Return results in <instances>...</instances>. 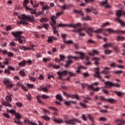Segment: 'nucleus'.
I'll use <instances>...</instances> for the list:
<instances>
[{"label": "nucleus", "mask_w": 125, "mask_h": 125, "mask_svg": "<svg viewBox=\"0 0 125 125\" xmlns=\"http://www.w3.org/2000/svg\"><path fill=\"white\" fill-rule=\"evenodd\" d=\"M85 25H86V23L84 24L83 25H82V24L79 23V33L80 37H84V36H85L83 32V31L86 32L90 37H92V33H93V32H94V33H101V32H103V29H99L97 30L93 31V28H86Z\"/></svg>", "instance_id": "obj_1"}, {"label": "nucleus", "mask_w": 125, "mask_h": 125, "mask_svg": "<svg viewBox=\"0 0 125 125\" xmlns=\"http://www.w3.org/2000/svg\"><path fill=\"white\" fill-rule=\"evenodd\" d=\"M18 17L19 19H21L20 21H17V23L19 25H20L21 24H22V25H28V24H29L28 21H29V22L36 21L35 20V16H34L30 15L29 16H28L23 14L21 15V17L18 16Z\"/></svg>", "instance_id": "obj_2"}, {"label": "nucleus", "mask_w": 125, "mask_h": 125, "mask_svg": "<svg viewBox=\"0 0 125 125\" xmlns=\"http://www.w3.org/2000/svg\"><path fill=\"white\" fill-rule=\"evenodd\" d=\"M23 34L22 31H12L11 32V35L16 38L14 40L15 42H19V43L20 44H23V42H25L26 40H25V37L22 36L21 35Z\"/></svg>", "instance_id": "obj_3"}, {"label": "nucleus", "mask_w": 125, "mask_h": 125, "mask_svg": "<svg viewBox=\"0 0 125 125\" xmlns=\"http://www.w3.org/2000/svg\"><path fill=\"white\" fill-rule=\"evenodd\" d=\"M110 68L109 67H105L104 71H102V72H99V68H95V73L94 74V77L95 78H97L98 79H99L100 80H101L102 79V77L100 76V74H104L105 75H108V74H110V72L109 71V70H110Z\"/></svg>", "instance_id": "obj_4"}, {"label": "nucleus", "mask_w": 125, "mask_h": 125, "mask_svg": "<svg viewBox=\"0 0 125 125\" xmlns=\"http://www.w3.org/2000/svg\"><path fill=\"white\" fill-rule=\"evenodd\" d=\"M123 13L124 12L122 13V10L117 11L116 14L118 18L115 19V21H116L117 22H119V23L121 24L122 27H125V22L124 21H122V20L120 19L121 16H122V14H123ZM123 15H124L123 14Z\"/></svg>", "instance_id": "obj_5"}, {"label": "nucleus", "mask_w": 125, "mask_h": 125, "mask_svg": "<svg viewBox=\"0 0 125 125\" xmlns=\"http://www.w3.org/2000/svg\"><path fill=\"white\" fill-rule=\"evenodd\" d=\"M57 74L59 76V80H62V77H63V76H66L67 74H69L70 77H74V76H75V74L72 73L67 70L62 72L58 71Z\"/></svg>", "instance_id": "obj_6"}, {"label": "nucleus", "mask_w": 125, "mask_h": 125, "mask_svg": "<svg viewBox=\"0 0 125 125\" xmlns=\"http://www.w3.org/2000/svg\"><path fill=\"white\" fill-rule=\"evenodd\" d=\"M56 26L58 28V27H61L62 28H67V27H70V28H78L79 27V23H77L76 24H74L73 23L71 24H63V23H59Z\"/></svg>", "instance_id": "obj_7"}, {"label": "nucleus", "mask_w": 125, "mask_h": 125, "mask_svg": "<svg viewBox=\"0 0 125 125\" xmlns=\"http://www.w3.org/2000/svg\"><path fill=\"white\" fill-rule=\"evenodd\" d=\"M68 61L66 62V64L64 65V67H66L67 68H69V66L73 63V61L71 60V58H74V59H75V60H77L79 58L78 57H74L73 56H69L68 57Z\"/></svg>", "instance_id": "obj_8"}, {"label": "nucleus", "mask_w": 125, "mask_h": 125, "mask_svg": "<svg viewBox=\"0 0 125 125\" xmlns=\"http://www.w3.org/2000/svg\"><path fill=\"white\" fill-rule=\"evenodd\" d=\"M105 31H106L107 32H108V33H109V34H113L114 33H116V34H125V31H121V30H113V28H107L105 29Z\"/></svg>", "instance_id": "obj_9"}, {"label": "nucleus", "mask_w": 125, "mask_h": 125, "mask_svg": "<svg viewBox=\"0 0 125 125\" xmlns=\"http://www.w3.org/2000/svg\"><path fill=\"white\" fill-rule=\"evenodd\" d=\"M6 100L7 101L4 102L2 103V105L3 106H6L7 107H11V104H9V102H11V100H12V99H11V97L9 96H8L6 97Z\"/></svg>", "instance_id": "obj_10"}, {"label": "nucleus", "mask_w": 125, "mask_h": 125, "mask_svg": "<svg viewBox=\"0 0 125 125\" xmlns=\"http://www.w3.org/2000/svg\"><path fill=\"white\" fill-rule=\"evenodd\" d=\"M106 87L109 88L111 86H116V87H120V84L117 83H114L113 82L107 81L105 83Z\"/></svg>", "instance_id": "obj_11"}, {"label": "nucleus", "mask_w": 125, "mask_h": 125, "mask_svg": "<svg viewBox=\"0 0 125 125\" xmlns=\"http://www.w3.org/2000/svg\"><path fill=\"white\" fill-rule=\"evenodd\" d=\"M100 3L102 6H104L105 8H111V5L108 3V0H105V1H102L100 2Z\"/></svg>", "instance_id": "obj_12"}, {"label": "nucleus", "mask_w": 125, "mask_h": 125, "mask_svg": "<svg viewBox=\"0 0 125 125\" xmlns=\"http://www.w3.org/2000/svg\"><path fill=\"white\" fill-rule=\"evenodd\" d=\"M79 54L80 55L79 59H82V60H84V59H86L87 62L89 61V57H88V56H86L85 55H84V54H83V53L79 52Z\"/></svg>", "instance_id": "obj_13"}, {"label": "nucleus", "mask_w": 125, "mask_h": 125, "mask_svg": "<svg viewBox=\"0 0 125 125\" xmlns=\"http://www.w3.org/2000/svg\"><path fill=\"white\" fill-rule=\"evenodd\" d=\"M50 19L51 21L50 23L51 26H55L56 24V19H57V17L55 15L51 16Z\"/></svg>", "instance_id": "obj_14"}, {"label": "nucleus", "mask_w": 125, "mask_h": 125, "mask_svg": "<svg viewBox=\"0 0 125 125\" xmlns=\"http://www.w3.org/2000/svg\"><path fill=\"white\" fill-rule=\"evenodd\" d=\"M64 118L65 119V121L66 124H69V125H74V124H75V123L77 121L76 119H74L73 120H67V119L66 118H67V116H64Z\"/></svg>", "instance_id": "obj_15"}, {"label": "nucleus", "mask_w": 125, "mask_h": 125, "mask_svg": "<svg viewBox=\"0 0 125 125\" xmlns=\"http://www.w3.org/2000/svg\"><path fill=\"white\" fill-rule=\"evenodd\" d=\"M52 26V29L54 30L53 32L54 34H57L58 36H59V34L58 33L59 28L57 27V26L55 25H51Z\"/></svg>", "instance_id": "obj_16"}, {"label": "nucleus", "mask_w": 125, "mask_h": 125, "mask_svg": "<svg viewBox=\"0 0 125 125\" xmlns=\"http://www.w3.org/2000/svg\"><path fill=\"white\" fill-rule=\"evenodd\" d=\"M48 108L50 110H53V111H55V112H54V115H55V116H57V112H58V109H57V108L54 106H49Z\"/></svg>", "instance_id": "obj_17"}, {"label": "nucleus", "mask_w": 125, "mask_h": 125, "mask_svg": "<svg viewBox=\"0 0 125 125\" xmlns=\"http://www.w3.org/2000/svg\"><path fill=\"white\" fill-rule=\"evenodd\" d=\"M16 118L14 119V121H18V122H19V121H20L21 118H22V117H21V115H20V113H16V114L15 115Z\"/></svg>", "instance_id": "obj_18"}, {"label": "nucleus", "mask_w": 125, "mask_h": 125, "mask_svg": "<svg viewBox=\"0 0 125 125\" xmlns=\"http://www.w3.org/2000/svg\"><path fill=\"white\" fill-rule=\"evenodd\" d=\"M117 123V125H125V121L121 120V119H118L116 121Z\"/></svg>", "instance_id": "obj_19"}, {"label": "nucleus", "mask_w": 125, "mask_h": 125, "mask_svg": "<svg viewBox=\"0 0 125 125\" xmlns=\"http://www.w3.org/2000/svg\"><path fill=\"white\" fill-rule=\"evenodd\" d=\"M54 40L55 41H57V38L54 37L53 36H49L48 37V42H53Z\"/></svg>", "instance_id": "obj_20"}, {"label": "nucleus", "mask_w": 125, "mask_h": 125, "mask_svg": "<svg viewBox=\"0 0 125 125\" xmlns=\"http://www.w3.org/2000/svg\"><path fill=\"white\" fill-rule=\"evenodd\" d=\"M63 94L64 95H67L68 97H71V98H77L79 99V97L75 95H73V94L67 95V93L66 92H63Z\"/></svg>", "instance_id": "obj_21"}, {"label": "nucleus", "mask_w": 125, "mask_h": 125, "mask_svg": "<svg viewBox=\"0 0 125 125\" xmlns=\"http://www.w3.org/2000/svg\"><path fill=\"white\" fill-rule=\"evenodd\" d=\"M27 64V62L25 60L21 61V62L19 63V66L20 67H24V66H26Z\"/></svg>", "instance_id": "obj_22"}, {"label": "nucleus", "mask_w": 125, "mask_h": 125, "mask_svg": "<svg viewBox=\"0 0 125 125\" xmlns=\"http://www.w3.org/2000/svg\"><path fill=\"white\" fill-rule=\"evenodd\" d=\"M26 10H29L31 14H35V13H36V11L35 10H34L33 8H30L29 7H26Z\"/></svg>", "instance_id": "obj_23"}, {"label": "nucleus", "mask_w": 125, "mask_h": 125, "mask_svg": "<svg viewBox=\"0 0 125 125\" xmlns=\"http://www.w3.org/2000/svg\"><path fill=\"white\" fill-rule=\"evenodd\" d=\"M20 49L21 50H24V51H26L27 50H31L30 47H26L25 46H20Z\"/></svg>", "instance_id": "obj_24"}, {"label": "nucleus", "mask_w": 125, "mask_h": 125, "mask_svg": "<svg viewBox=\"0 0 125 125\" xmlns=\"http://www.w3.org/2000/svg\"><path fill=\"white\" fill-rule=\"evenodd\" d=\"M81 19L83 21H88L91 20V18H90V17L88 16H86L84 17H82Z\"/></svg>", "instance_id": "obj_25"}, {"label": "nucleus", "mask_w": 125, "mask_h": 125, "mask_svg": "<svg viewBox=\"0 0 125 125\" xmlns=\"http://www.w3.org/2000/svg\"><path fill=\"white\" fill-rule=\"evenodd\" d=\"M25 124H28L29 125H35L36 123L30 121L28 119H25L24 120Z\"/></svg>", "instance_id": "obj_26"}, {"label": "nucleus", "mask_w": 125, "mask_h": 125, "mask_svg": "<svg viewBox=\"0 0 125 125\" xmlns=\"http://www.w3.org/2000/svg\"><path fill=\"white\" fill-rule=\"evenodd\" d=\"M54 120L55 121V122H56V123H57L58 124H62V123H63V120H62V119L61 118L57 119L55 117L54 118Z\"/></svg>", "instance_id": "obj_27"}, {"label": "nucleus", "mask_w": 125, "mask_h": 125, "mask_svg": "<svg viewBox=\"0 0 125 125\" xmlns=\"http://www.w3.org/2000/svg\"><path fill=\"white\" fill-rule=\"evenodd\" d=\"M113 43H106L104 45V48H107V47H113Z\"/></svg>", "instance_id": "obj_28"}, {"label": "nucleus", "mask_w": 125, "mask_h": 125, "mask_svg": "<svg viewBox=\"0 0 125 125\" xmlns=\"http://www.w3.org/2000/svg\"><path fill=\"white\" fill-rule=\"evenodd\" d=\"M29 3H30V1L29 0H24L23 5L24 7L25 8V9H26V7H28V6H27V5L29 4Z\"/></svg>", "instance_id": "obj_29"}, {"label": "nucleus", "mask_w": 125, "mask_h": 125, "mask_svg": "<svg viewBox=\"0 0 125 125\" xmlns=\"http://www.w3.org/2000/svg\"><path fill=\"white\" fill-rule=\"evenodd\" d=\"M37 101L40 104H43V102L42 101V100H41V96H37L36 97Z\"/></svg>", "instance_id": "obj_30"}, {"label": "nucleus", "mask_w": 125, "mask_h": 125, "mask_svg": "<svg viewBox=\"0 0 125 125\" xmlns=\"http://www.w3.org/2000/svg\"><path fill=\"white\" fill-rule=\"evenodd\" d=\"M10 61V60L8 58H6L4 59V62H3L4 65H8V63Z\"/></svg>", "instance_id": "obj_31"}, {"label": "nucleus", "mask_w": 125, "mask_h": 125, "mask_svg": "<svg viewBox=\"0 0 125 125\" xmlns=\"http://www.w3.org/2000/svg\"><path fill=\"white\" fill-rule=\"evenodd\" d=\"M40 88H41L42 91H43V92H47L48 91L47 87L40 86Z\"/></svg>", "instance_id": "obj_32"}, {"label": "nucleus", "mask_w": 125, "mask_h": 125, "mask_svg": "<svg viewBox=\"0 0 125 125\" xmlns=\"http://www.w3.org/2000/svg\"><path fill=\"white\" fill-rule=\"evenodd\" d=\"M42 118L45 121H50V118L48 116H46V115H43L42 116Z\"/></svg>", "instance_id": "obj_33"}, {"label": "nucleus", "mask_w": 125, "mask_h": 125, "mask_svg": "<svg viewBox=\"0 0 125 125\" xmlns=\"http://www.w3.org/2000/svg\"><path fill=\"white\" fill-rule=\"evenodd\" d=\"M87 116H88L89 120H90L91 122L92 123H93L94 122V117H92L91 116V114H87Z\"/></svg>", "instance_id": "obj_34"}, {"label": "nucleus", "mask_w": 125, "mask_h": 125, "mask_svg": "<svg viewBox=\"0 0 125 125\" xmlns=\"http://www.w3.org/2000/svg\"><path fill=\"white\" fill-rule=\"evenodd\" d=\"M94 54H98V52L95 50H93L92 52L90 53H89V55H94Z\"/></svg>", "instance_id": "obj_35"}, {"label": "nucleus", "mask_w": 125, "mask_h": 125, "mask_svg": "<svg viewBox=\"0 0 125 125\" xmlns=\"http://www.w3.org/2000/svg\"><path fill=\"white\" fill-rule=\"evenodd\" d=\"M49 19H47V18H42L40 20V22H47L48 21Z\"/></svg>", "instance_id": "obj_36"}, {"label": "nucleus", "mask_w": 125, "mask_h": 125, "mask_svg": "<svg viewBox=\"0 0 125 125\" xmlns=\"http://www.w3.org/2000/svg\"><path fill=\"white\" fill-rule=\"evenodd\" d=\"M117 41H125V38L123 36H118L117 38L116 39Z\"/></svg>", "instance_id": "obj_37"}, {"label": "nucleus", "mask_w": 125, "mask_h": 125, "mask_svg": "<svg viewBox=\"0 0 125 125\" xmlns=\"http://www.w3.org/2000/svg\"><path fill=\"white\" fill-rule=\"evenodd\" d=\"M56 98L57 99H58L59 101H62V96L61 95L58 94L56 95Z\"/></svg>", "instance_id": "obj_38"}, {"label": "nucleus", "mask_w": 125, "mask_h": 125, "mask_svg": "<svg viewBox=\"0 0 125 125\" xmlns=\"http://www.w3.org/2000/svg\"><path fill=\"white\" fill-rule=\"evenodd\" d=\"M80 104L82 106V107H83V108L84 109H86V108H87V106L86 105V104H85L83 102V103H80Z\"/></svg>", "instance_id": "obj_39"}, {"label": "nucleus", "mask_w": 125, "mask_h": 125, "mask_svg": "<svg viewBox=\"0 0 125 125\" xmlns=\"http://www.w3.org/2000/svg\"><path fill=\"white\" fill-rule=\"evenodd\" d=\"M92 60H94V61H95L94 63L95 65H98V62L99 61V59L97 58H93L92 59Z\"/></svg>", "instance_id": "obj_40"}, {"label": "nucleus", "mask_w": 125, "mask_h": 125, "mask_svg": "<svg viewBox=\"0 0 125 125\" xmlns=\"http://www.w3.org/2000/svg\"><path fill=\"white\" fill-rule=\"evenodd\" d=\"M89 87L90 88H91L92 90H94V91H98L99 90V88L97 87V88H94L93 87V86H89Z\"/></svg>", "instance_id": "obj_41"}, {"label": "nucleus", "mask_w": 125, "mask_h": 125, "mask_svg": "<svg viewBox=\"0 0 125 125\" xmlns=\"http://www.w3.org/2000/svg\"><path fill=\"white\" fill-rule=\"evenodd\" d=\"M43 10H46V9H50V7L48 6L47 5H43L42 7Z\"/></svg>", "instance_id": "obj_42"}, {"label": "nucleus", "mask_w": 125, "mask_h": 125, "mask_svg": "<svg viewBox=\"0 0 125 125\" xmlns=\"http://www.w3.org/2000/svg\"><path fill=\"white\" fill-rule=\"evenodd\" d=\"M10 83V81L7 79H5L4 80V81H3L4 84H7H7H9V83Z\"/></svg>", "instance_id": "obj_43"}, {"label": "nucleus", "mask_w": 125, "mask_h": 125, "mask_svg": "<svg viewBox=\"0 0 125 125\" xmlns=\"http://www.w3.org/2000/svg\"><path fill=\"white\" fill-rule=\"evenodd\" d=\"M88 100H92V99L89 97L85 98L83 100L84 102H86V103H88Z\"/></svg>", "instance_id": "obj_44"}, {"label": "nucleus", "mask_w": 125, "mask_h": 125, "mask_svg": "<svg viewBox=\"0 0 125 125\" xmlns=\"http://www.w3.org/2000/svg\"><path fill=\"white\" fill-rule=\"evenodd\" d=\"M112 47L114 48L115 52H119L120 51V48H119V47H118V46L115 47L114 46H112Z\"/></svg>", "instance_id": "obj_45"}, {"label": "nucleus", "mask_w": 125, "mask_h": 125, "mask_svg": "<svg viewBox=\"0 0 125 125\" xmlns=\"http://www.w3.org/2000/svg\"><path fill=\"white\" fill-rule=\"evenodd\" d=\"M64 103H65V104L67 105V106H69L71 104V103L75 104V103H76V102H75V101L73 102L72 101H69V102H65Z\"/></svg>", "instance_id": "obj_46"}, {"label": "nucleus", "mask_w": 125, "mask_h": 125, "mask_svg": "<svg viewBox=\"0 0 125 125\" xmlns=\"http://www.w3.org/2000/svg\"><path fill=\"white\" fill-rule=\"evenodd\" d=\"M12 87H13V84H12V83H10L6 85V88H11Z\"/></svg>", "instance_id": "obj_47"}, {"label": "nucleus", "mask_w": 125, "mask_h": 125, "mask_svg": "<svg viewBox=\"0 0 125 125\" xmlns=\"http://www.w3.org/2000/svg\"><path fill=\"white\" fill-rule=\"evenodd\" d=\"M41 97L42 98V99H47V98H49V96L43 94L42 95Z\"/></svg>", "instance_id": "obj_48"}, {"label": "nucleus", "mask_w": 125, "mask_h": 125, "mask_svg": "<svg viewBox=\"0 0 125 125\" xmlns=\"http://www.w3.org/2000/svg\"><path fill=\"white\" fill-rule=\"evenodd\" d=\"M107 101H108V102H110V103H115V102H116V100H115L114 99H109L107 100Z\"/></svg>", "instance_id": "obj_49"}, {"label": "nucleus", "mask_w": 125, "mask_h": 125, "mask_svg": "<svg viewBox=\"0 0 125 125\" xmlns=\"http://www.w3.org/2000/svg\"><path fill=\"white\" fill-rule=\"evenodd\" d=\"M115 93L117 94V95H118L120 97H121V96H122V94H124V93L122 92H118V91H116Z\"/></svg>", "instance_id": "obj_50"}, {"label": "nucleus", "mask_w": 125, "mask_h": 125, "mask_svg": "<svg viewBox=\"0 0 125 125\" xmlns=\"http://www.w3.org/2000/svg\"><path fill=\"white\" fill-rule=\"evenodd\" d=\"M7 55L9 57H13L14 56V54L11 52H8Z\"/></svg>", "instance_id": "obj_51"}, {"label": "nucleus", "mask_w": 125, "mask_h": 125, "mask_svg": "<svg viewBox=\"0 0 125 125\" xmlns=\"http://www.w3.org/2000/svg\"><path fill=\"white\" fill-rule=\"evenodd\" d=\"M64 43H67V44H71L73 43V41H72L71 40H69L68 41H64Z\"/></svg>", "instance_id": "obj_52"}, {"label": "nucleus", "mask_w": 125, "mask_h": 125, "mask_svg": "<svg viewBox=\"0 0 125 125\" xmlns=\"http://www.w3.org/2000/svg\"><path fill=\"white\" fill-rule=\"evenodd\" d=\"M26 85L29 88H33L34 87V84L26 83Z\"/></svg>", "instance_id": "obj_53"}, {"label": "nucleus", "mask_w": 125, "mask_h": 125, "mask_svg": "<svg viewBox=\"0 0 125 125\" xmlns=\"http://www.w3.org/2000/svg\"><path fill=\"white\" fill-rule=\"evenodd\" d=\"M3 115L4 116V117H5V118H7V119L10 118V115L7 113H3Z\"/></svg>", "instance_id": "obj_54"}, {"label": "nucleus", "mask_w": 125, "mask_h": 125, "mask_svg": "<svg viewBox=\"0 0 125 125\" xmlns=\"http://www.w3.org/2000/svg\"><path fill=\"white\" fill-rule=\"evenodd\" d=\"M63 11H61L60 12H58L56 14V16L57 17H59V16H60L61 15H62V14H63Z\"/></svg>", "instance_id": "obj_55"}, {"label": "nucleus", "mask_w": 125, "mask_h": 125, "mask_svg": "<svg viewBox=\"0 0 125 125\" xmlns=\"http://www.w3.org/2000/svg\"><path fill=\"white\" fill-rule=\"evenodd\" d=\"M82 119L84 121V122H87V119H86V117H85V114H83L82 115Z\"/></svg>", "instance_id": "obj_56"}, {"label": "nucleus", "mask_w": 125, "mask_h": 125, "mask_svg": "<svg viewBox=\"0 0 125 125\" xmlns=\"http://www.w3.org/2000/svg\"><path fill=\"white\" fill-rule=\"evenodd\" d=\"M29 79L30 81H31V82H36V78L33 77H29Z\"/></svg>", "instance_id": "obj_57"}, {"label": "nucleus", "mask_w": 125, "mask_h": 125, "mask_svg": "<svg viewBox=\"0 0 125 125\" xmlns=\"http://www.w3.org/2000/svg\"><path fill=\"white\" fill-rule=\"evenodd\" d=\"M100 121H102V122H106V121H107V119L105 117H101L100 118Z\"/></svg>", "instance_id": "obj_58"}, {"label": "nucleus", "mask_w": 125, "mask_h": 125, "mask_svg": "<svg viewBox=\"0 0 125 125\" xmlns=\"http://www.w3.org/2000/svg\"><path fill=\"white\" fill-rule=\"evenodd\" d=\"M16 105H17V106H18V107H22V103H20V102H18L16 103Z\"/></svg>", "instance_id": "obj_59"}, {"label": "nucleus", "mask_w": 125, "mask_h": 125, "mask_svg": "<svg viewBox=\"0 0 125 125\" xmlns=\"http://www.w3.org/2000/svg\"><path fill=\"white\" fill-rule=\"evenodd\" d=\"M9 112L11 114H14V115H15L17 113L16 111H15V110H13V109L9 110Z\"/></svg>", "instance_id": "obj_60"}, {"label": "nucleus", "mask_w": 125, "mask_h": 125, "mask_svg": "<svg viewBox=\"0 0 125 125\" xmlns=\"http://www.w3.org/2000/svg\"><path fill=\"white\" fill-rule=\"evenodd\" d=\"M12 51H15V52H19V49L15 48H12Z\"/></svg>", "instance_id": "obj_61"}, {"label": "nucleus", "mask_w": 125, "mask_h": 125, "mask_svg": "<svg viewBox=\"0 0 125 125\" xmlns=\"http://www.w3.org/2000/svg\"><path fill=\"white\" fill-rule=\"evenodd\" d=\"M112 53V51L110 50H106L104 51V53H105L106 55L107 54H110V53Z\"/></svg>", "instance_id": "obj_62"}, {"label": "nucleus", "mask_w": 125, "mask_h": 125, "mask_svg": "<svg viewBox=\"0 0 125 125\" xmlns=\"http://www.w3.org/2000/svg\"><path fill=\"white\" fill-rule=\"evenodd\" d=\"M10 45H12V46H16V43H15V42H12L10 43Z\"/></svg>", "instance_id": "obj_63"}, {"label": "nucleus", "mask_w": 125, "mask_h": 125, "mask_svg": "<svg viewBox=\"0 0 125 125\" xmlns=\"http://www.w3.org/2000/svg\"><path fill=\"white\" fill-rule=\"evenodd\" d=\"M42 27H43V28H45V29H47L48 28V24H42Z\"/></svg>", "instance_id": "obj_64"}]
</instances>
